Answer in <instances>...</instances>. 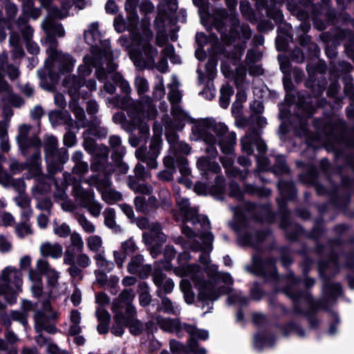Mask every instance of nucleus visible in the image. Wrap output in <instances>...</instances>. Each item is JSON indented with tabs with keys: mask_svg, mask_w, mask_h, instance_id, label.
<instances>
[{
	"mask_svg": "<svg viewBox=\"0 0 354 354\" xmlns=\"http://www.w3.org/2000/svg\"><path fill=\"white\" fill-rule=\"evenodd\" d=\"M190 259L189 253H180L178 257L179 266L174 270V272L178 277H187L192 281L198 290L199 299L203 302H213L221 295L227 294L229 304L238 303L243 305L247 303L248 299L240 292L233 290L232 286L234 281L229 273L219 272L217 266L209 265L206 268L208 280H205L203 272L198 266L186 264Z\"/></svg>",
	"mask_w": 354,
	"mask_h": 354,
	"instance_id": "nucleus-1",
	"label": "nucleus"
},
{
	"mask_svg": "<svg viewBox=\"0 0 354 354\" xmlns=\"http://www.w3.org/2000/svg\"><path fill=\"white\" fill-rule=\"evenodd\" d=\"M176 201L178 211L175 217L183 223L181 231L188 240L185 243L182 237H178L174 241L184 249L202 250L199 260L201 263L207 265L209 263V254L204 250L209 252L212 250L214 240L213 234L207 232L210 228L209 221L207 216L199 215L196 208L191 207L187 198L178 197Z\"/></svg>",
	"mask_w": 354,
	"mask_h": 354,
	"instance_id": "nucleus-2",
	"label": "nucleus"
},
{
	"mask_svg": "<svg viewBox=\"0 0 354 354\" xmlns=\"http://www.w3.org/2000/svg\"><path fill=\"white\" fill-rule=\"evenodd\" d=\"M43 274L46 277L50 286L55 288L58 286L59 272L52 268L47 260L38 259L36 263V270H30L29 272V279L32 282L31 290L36 297H40L43 292Z\"/></svg>",
	"mask_w": 354,
	"mask_h": 354,
	"instance_id": "nucleus-3",
	"label": "nucleus"
},
{
	"mask_svg": "<svg viewBox=\"0 0 354 354\" xmlns=\"http://www.w3.org/2000/svg\"><path fill=\"white\" fill-rule=\"evenodd\" d=\"M91 66L94 67L102 66L97 71V77L102 80L106 76V72L112 73L115 71L117 65L113 62V55L109 49L104 48L100 51L99 55L94 59L91 57H84V64L78 68V73L80 77L89 75L91 72Z\"/></svg>",
	"mask_w": 354,
	"mask_h": 354,
	"instance_id": "nucleus-4",
	"label": "nucleus"
},
{
	"mask_svg": "<svg viewBox=\"0 0 354 354\" xmlns=\"http://www.w3.org/2000/svg\"><path fill=\"white\" fill-rule=\"evenodd\" d=\"M91 178L73 183L72 194L76 203L85 209L93 217L97 218L101 214L102 205L95 199V194L91 189L85 188L83 185H88Z\"/></svg>",
	"mask_w": 354,
	"mask_h": 354,
	"instance_id": "nucleus-5",
	"label": "nucleus"
},
{
	"mask_svg": "<svg viewBox=\"0 0 354 354\" xmlns=\"http://www.w3.org/2000/svg\"><path fill=\"white\" fill-rule=\"evenodd\" d=\"M0 280V295H3L9 303L15 302L16 295L21 290L23 284L21 271L8 266L1 271Z\"/></svg>",
	"mask_w": 354,
	"mask_h": 354,
	"instance_id": "nucleus-6",
	"label": "nucleus"
},
{
	"mask_svg": "<svg viewBox=\"0 0 354 354\" xmlns=\"http://www.w3.org/2000/svg\"><path fill=\"white\" fill-rule=\"evenodd\" d=\"M152 321L156 323L161 329L169 333H175L179 335L182 330H185L192 339L197 338L206 340L209 337V333L206 330H201L194 325L187 324H182L178 319L165 318L161 315H155Z\"/></svg>",
	"mask_w": 354,
	"mask_h": 354,
	"instance_id": "nucleus-7",
	"label": "nucleus"
},
{
	"mask_svg": "<svg viewBox=\"0 0 354 354\" xmlns=\"http://www.w3.org/2000/svg\"><path fill=\"white\" fill-rule=\"evenodd\" d=\"M133 112L131 113L133 122L138 126L141 133L147 134L149 128L147 124V121L153 120L158 111L153 104V101L149 96H144L140 102L133 104Z\"/></svg>",
	"mask_w": 354,
	"mask_h": 354,
	"instance_id": "nucleus-8",
	"label": "nucleus"
},
{
	"mask_svg": "<svg viewBox=\"0 0 354 354\" xmlns=\"http://www.w3.org/2000/svg\"><path fill=\"white\" fill-rule=\"evenodd\" d=\"M153 37V32L151 30L145 28L143 30L142 39L133 37V41H137L142 46V52L139 54L130 53V57L135 64L140 68L151 67L155 64V59L158 55V50L149 43Z\"/></svg>",
	"mask_w": 354,
	"mask_h": 354,
	"instance_id": "nucleus-9",
	"label": "nucleus"
},
{
	"mask_svg": "<svg viewBox=\"0 0 354 354\" xmlns=\"http://www.w3.org/2000/svg\"><path fill=\"white\" fill-rule=\"evenodd\" d=\"M48 57L46 61V66L51 72L67 73L73 67L74 61L68 54L57 50L56 48H48Z\"/></svg>",
	"mask_w": 354,
	"mask_h": 354,
	"instance_id": "nucleus-10",
	"label": "nucleus"
},
{
	"mask_svg": "<svg viewBox=\"0 0 354 354\" xmlns=\"http://www.w3.org/2000/svg\"><path fill=\"white\" fill-rule=\"evenodd\" d=\"M194 190L198 195L210 194L218 200H223L225 183L223 178H214V180L202 178L195 184Z\"/></svg>",
	"mask_w": 354,
	"mask_h": 354,
	"instance_id": "nucleus-11",
	"label": "nucleus"
},
{
	"mask_svg": "<svg viewBox=\"0 0 354 354\" xmlns=\"http://www.w3.org/2000/svg\"><path fill=\"white\" fill-rule=\"evenodd\" d=\"M0 185L4 188L13 190L19 194L14 200L21 209L30 206L29 197L24 194L26 185L23 178H0Z\"/></svg>",
	"mask_w": 354,
	"mask_h": 354,
	"instance_id": "nucleus-12",
	"label": "nucleus"
},
{
	"mask_svg": "<svg viewBox=\"0 0 354 354\" xmlns=\"http://www.w3.org/2000/svg\"><path fill=\"white\" fill-rule=\"evenodd\" d=\"M32 127L28 124H21L19 127V132L16 137L17 142L23 156H26L30 147L39 148L41 142L36 135L30 136Z\"/></svg>",
	"mask_w": 354,
	"mask_h": 354,
	"instance_id": "nucleus-13",
	"label": "nucleus"
},
{
	"mask_svg": "<svg viewBox=\"0 0 354 354\" xmlns=\"http://www.w3.org/2000/svg\"><path fill=\"white\" fill-rule=\"evenodd\" d=\"M213 131L218 138V145L223 153L232 154L236 144V135L234 132H228L227 126L223 123L215 124Z\"/></svg>",
	"mask_w": 354,
	"mask_h": 354,
	"instance_id": "nucleus-14",
	"label": "nucleus"
},
{
	"mask_svg": "<svg viewBox=\"0 0 354 354\" xmlns=\"http://www.w3.org/2000/svg\"><path fill=\"white\" fill-rule=\"evenodd\" d=\"M88 181V185H95L101 193L102 198L108 204H113L122 199V194L111 187L109 178H91Z\"/></svg>",
	"mask_w": 354,
	"mask_h": 354,
	"instance_id": "nucleus-15",
	"label": "nucleus"
},
{
	"mask_svg": "<svg viewBox=\"0 0 354 354\" xmlns=\"http://www.w3.org/2000/svg\"><path fill=\"white\" fill-rule=\"evenodd\" d=\"M44 158L57 157L62 162L68 159V151L65 148H58V140L53 135H46L44 138Z\"/></svg>",
	"mask_w": 354,
	"mask_h": 354,
	"instance_id": "nucleus-16",
	"label": "nucleus"
},
{
	"mask_svg": "<svg viewBox=\"0 0 354 354\" xmlns=\"http://www.w3.org/2000/svg\"><path fill=\"white\" fill-rule=\"evenodd\" d=\"M58 316L57 313H53L51 314H46L44 312L37 311L35 315V328L38 333L42 331H46L48 333H55L57 328L53 323L55 319Z\"/></svg>",
	"mask_w": 354,
	"mask_h": 354,
	"instance_id": "nucleus-17",
	"label": "nucleus"
},
{
	"mask_svg": "<svg viewBox=\"0 0 354 354\" xmlns=\"http://www.w3.org/2000/svg\"><path fill=\"white\" fill-rule=\"evenodd\" d=\"M135 297V294L131 289L124 290L119 295L118 298L113 304V310L122 313L124 308L129 316H133L136 314V309L131 305Z\"/></svg>",
	"mask_w": 354,
	"mask_h": 354,
	"instance_id": "nucleus-18",
	"label": "nucleus"
},
{
	"mask_svg": "<svg viewBox=\"0 0 354 354\" xmlns=\"http://www.w3.org/2000/svg\"><path fill=\"white\" fill-rule=\"evenodd\" d=\"M153 281L157 287L156 295L159 298L167 297L174 288L172 279L167 278L166 275L160 270L156 269L152 274Z\"/></svg>",
	"mask_w": 354,
	"mask_h": 354,
	"instance_id": "nucleus-19",
	"label": "nucleus"
},
{
	"mask_svg": "<svg viewBox=\"0 0 354 354\" xmlns=\"http://www.w3.org/2000/svg\"><path fill=\"white\" fill-rule=\"evenodd\" d=\"M241 142L243 151L249 155L252 154L253 151V145H256L261 153H265L266 151V144L259 138L258 133L254 129L249 130L245 136L241 138Z\"/></svg>",
	"mask_w": 354,
	"mask_h": 354,
	"instance_id": "nucleus-20",
	"label": "nucleus"
},
{
	"mask_svg": "<svg viewBox=\"0 0 354 354\" xmlns=\"http://www.w3.org/2000/svg\"><path fill=\"white\" fill-rule=\"evenodd\" d=\"M109 156V149L106 147H102L98 149L95 154L91 169L93 171H103V174L111 175L110 171L112 170V165H106Z\"/></svg>",
	"mask_w": 354,
	"mask_h": 354,
	"instance_id": "nucleus-21",
	"label": "nucleus"
},
{
	"mask_svg": "<svg viewBox=\"0 0 354 354\" xmlns=\"http://www.w3.org/2000/svg\"><path fill=\"white\" fill-rule=\"evenodd\" d=\"M42 28L46 34V41L49 48H57V41L54 37H63L65 31L61 24H57L50 19L45 20L42 24Z\"/></svg>",
	"mask_w": 354,
	"mask_h": 354,
	"instance_id": "nucleus-22",
	"label": "nucleus"
},
{
	"mask_svg": "<svg viewBox=\"0 0 354 354\" xmlns=\"http://www.w3.org/2000/svg\"><path fill=\"white\" fill-rule=\"evenodd\" d=\"M127 270L130 274H138L141 278H147L151 271L149 264H144V257L141 254L132 257L128 263Z\"/></svg>",
	"mask_w": 354,
	"mask_h": 354,
	"instance_id": "nucleus-23",
	"label": "nucleus"
},
{
	"mask_svg": "<svg viewBox=\"0 0 354 354\" xmlns=\"http://www.w3.org/2000/svg\"><path fill=\"white\" fill-rule=\"evenodd\" d=\"M231 24L230 36L232 38L242 39L245 41L251 37L252 32L248 25H240L238 19L235 17L231 18Z\"/></svg>",
	"mask_w": 354,
	"mask_h": 354,
	"instance_id": "nucleus-24",
	"label": "nucleus"
},
{
	"mask_svg": "<svg viewBox=\"0 0 354 354\" xmlns=\"http://www.w3.org/2000/svg\"><path fill=\"white\" fill-rule=\"evenodd\" d=\"M149 229V232L143 234V239L146 243L151 244L153 242L164 243L166 241V236L162 232L161 226L159 223H151Z\"/></svg>",
	"mask_w": 354,
	"mask_h": 354,
	"instance_id": "nucleus-25",
	"label": "nucleus"
},
{
	"mask_svg": "<svg viewBox=\"0 0 354 354\" xmlns=\"http://www.w3.org/2000/svg\"><path fill=\"white\" fill-rule=\"evenodd\" d=\"M40 252L44 257H51L57 259L62 256L63 248L58 243L45 242L40 246Z\"/></svg>",
	"mask_w": 354,
	"mask_h": 354,
	"instance_id": "nucleus-26",
	"label": "nucleus"
},
{
	"mask_svg": "<svg viewBox=\"0 0 354 354\" xmlns=\"http://www.w3.org/2000/svg\"><path fill=\"white\" fill-rule=\"evenodd\" d=\"M26 169L29 173L35 177H38L42 174L41 169V158L39 150L31 155L28 159L26 162Z\"/></svg>",
	"mask_w": 354,
	"mask_h": 354,
	"instance_id": "nucleus-27",
	"label": "nucleus"
},
{
	"mask_svg": "<svg viewBox=\"0 0 354 354\" xmlns=\"http://www.w3.org/2000/svg\"><path fill=\"white\" fill-rule=\"evenodd\" d=\"M74 166L72 172L74 175L84 176L88 170V165L83 161V153L80 151H75L71 157Z\"/></svg>",
	"mask_w": 354,
	"mask_h": 354,
	"instance_id": "nucleus-28",
	"label": "nucleus"
},
{
	"mask_svg": "<svg viewBox=\"0 0 354 354\" xmlns=\"http://www.w3.org/2000/svg\"><path fill=\"white\" fill-rule=\"evenodd\" d=\"M128 186L135 193L148 195L152 192V187L145 180V178H129Z\"/></svg>",
	"mask_w": 354,
	"mask_h": 354,
	"instance_id": "nucleus-29",
	"label": "nucleus"
},
{
	"mask_svg": "<svg viewBox=\"0 0 354 354\" xmlns=\"http://www.w3.org/2000/svg\"><path fill=\"white\" fill-rule=\"evenodd\" d=\"M8 120L0 121V149L3 153L9 152L11 149L8 132Z\"/></svg>",
	"mask_w": 354,
	"mask_h": 354,
	"instance_id": "nucleus-30",
	"label": "nucleus"
},
{
	"mask_svg": "<svg viewBox=\"0 0 354 354\" xmlns=\"http://www.w3.org/2000/svg\"><path fill=\"white\" fill-rule=\"evenodd\" d=\"M52 180L55 183V192H54V197L57 203L62 201L66 197H68L66 189L68 186V180H72V178H48Z\"/></svg>",
	"mask_w": 354,
	"mask_h": 354,
	"instance_id": "nucleus-31",
	"label": "nucleus"
},
{
	"mask_svg": "<svg viewBox=\"0 0 354 354\" xmlns=\"http://www.w3.org/2000/svg\"><path fill=\"white\" fill-rule=\"evenodd\" d=\"M84 84V78L76 76L67 77L64 81V84L68 88V92L71 96H75Z\"/></svg>",
	"mask_w": 354,
	"mask_h": 354,
	"instance_id": "nucleus-32",
	"label": "nucleus"
},
{
	"mask_svg": "<svg viewBox=\"0 0 354 354\" xmlns=\"http://www.w3.org/2000/svg\"><path fill=\"white\" fill-rule=\"evenodd\" d=\"M104 218V225L112 230L115 233H120L122 232L121 227L117 225L115 222V212L112 208H107L103 212Z\"/></svg>",
	"mask_w": 354,
	"mask_h": 354,
	"instance_id": "nucleus-33",
	"label": "nucleus"
},
{
	"mask_svg": "<svg viewBox=\"0 0 354 354\" xmlns=\"http://www.w3.org/2000/svg\"><path fill=\"white\" fill-rule=\"evenodd\" d=\"M81 319V313L77 310H72L70 314L71 325L68 329L70 335H75L81 333L82 328L80 326Z\"/></svg>",
	"mask_w": 354,
	"mask_h": 354,
	"instance_id": "nucleus-34",
	"label": "nucleus"
},
{
	"mask_svg": "<svg viewBox=\"0 0 354 354\" xmlns=\"http://www.w3.org/2000/svg\"><path fill=\"white\" fill-rule=\"evenodd\" d=\"M114 313L115 323L111 328V333L116 336H122L124 333V326L127 325V318L121 312L116 311Z\"/></svg>",
	"mask_w": 354,
	"mask_h": 354,
	"instance_id": "nucleus-35",
	"label": "nucleus"
},
{
	"mask_svg": "<svg viewBox=\"0 0 354 354\" xmlns=\"http://www.w3.org/2000/svg\"><path fill=\"white\" fill-rule=\"evenodd\" d=\"M160 299H161L160 308L164 313L174 315H178L180 313L181 308L176 302H173L167 297H161Z\"/></svg>",
	"mask_w": 354,
	"mask_h": 354,
	"instance_id": "nucleus-36",
	"label": "nucleus"
},
{
	"mask_svg": "<svg viewBox=\"0 0 354 354\" xmlns=\"http://www.w3.org/2000/svg\"><path fill=\"white\" fill-rule=\"evenodd\" d=\"M87 248L93 252L101 253L104 252L103 240L99 235H91L86 239Z\"/></svg>",
	"mask_w": 354,
	"mask_h": 354,
	"instance_id": "nucleus-37",
	"label": "nucleus"
},
{
	"mask_svg": "<svg viewBox=\"0 0 354 354\" xmlns=\"http://www.w3.org/2000/svg\"><path fill=\"white\" fill-rule=\"evenodd\" d=\"M197 167L200 170L203 171L204 174H208V171L216 174L221 169L217 163L210 162L209 159L204 157L198 159L197 162Z\"/></svg>",
	"mask_w": 354,
	"mask_h": 354,
	"instance_id": "nucleus-38",
	"label": "nucleus"
},
{
	"mask_svg": "<svg viewBox=\"0 0 354 354\" xmlns=\"http://www.w3.org/2000/svg\"><path fill=\"white\" fill-rule=\"evenodd\" d=\"M274 342L272 337H268L263 333H259L254 336V346L257 349L261 351L264 348L272 346Z\"/></svg>",
	"mask_w": 354,
	"mask_h": 354,
	"instance_id": "nucleus-39",
	"label": "nucleus"
},
{
	"mask_svg": "<svg viewBox=\"0 0 354 354\" xmlns=\"http://www.w3.org/2000/svg\"><path fill=\"white\" fill-rule=\"evenodd\" d=\"M47 163V170L50 175H55L60 172L63 169V165L65 162L60 161L57 157H50L45 158Z\"/></svg>",
	"mask_w": 354,
	"mask_h": 354,
	"instance_id": "nucleus-40",
	"label": "nucleus"
},
{
	"mask_svg": "<svg viewBox=\"0 0 354 354\" xmlns=\"http://www.w3.org/2000/svg\"><path fill=\"white\" fill-rule=\"evenodd\" d=\"M69 108L71 111L74 113L79 125L82 127H85L86 126V122L85 120L86 115L84 109L78 105L75 100L70 102Z\"/></svg>",
	"mask_w": 354,
	"mask_h": 354,
	"instance_id": "nucleus-41",
	"label": "nucleus"
},
{
	"mask_svg": "<svg viewBox=\"0 0 354 354\" xmlns=\"http://www.w3.org/2000/svg\"><path fill=\"white\" fill-rule=\"evenodd\" d=\"M232 153H234V151ZM225 154V156L221 158V161L223 164V166L226 169L227 174L233 177L238 176L239 174V170L232 167L233 158L230 156L233 155V153Z\"/></svg>",
	"mask_w": 354,
	"mask_h": 354,
	"instance_id": "nucleus-42",
	"label": "nucleus"
},
{
	"mask_svg": "<svg viewBox=\"0 0 354 354\" xmlns=\"http://www.w3.org/2000/svg\"><path fill=\"white\" fill-rule=\"evenodd\" d=\"M97 266L104 272H111L114 268L113 262L107 260L104 257V252L98 253L95 256Z\"/></svg>",
	"mask_w": 354,
	"mask_h": 354,
	"instance_id": "nucleus-43",
	"label": "nucleus"
},
{
	"mask_svg": "<svg viewBox=\"0 0 354 354\" xmlns=\"http://www.w3.org/2000/svg\"><path fill=\"white\" fill-rule=\"evenodd\" d=\"M79 225L82 227L83 231L88 234H93L95 232V225L89 221L85 215L78 214L75 216Z\"/></svg>",
	"mask_w": 354,
	"mask_h": 354,
	"instance_id": "nucleus-44",
	"label": "nucleus"
},
{
	"mask_svg": "<svg viewBox=\"0 0 354 354\" xmlns=\"http://www.w3.org/2000/svg\"><path fill=\"white\" fill-rule=\"evenodd\" d=\"M45 178H37L36 185L32 187L33 196H41L50 190V183L44 180Z\"/></svg>",
	"mask_w": 354,
	"mask_h": 354,
	"instance_id": "nucleus-45",
	"label": "nucleus"
},
{
	"mask_svg": "<svg viewBox=\"0 0 354 354\" xmlns=\"http://www.w3.org/2000/svg\"><path fill=\"white\" fill-rule=\"evenodd\" d=\"M175 256L176 251L174 248L171 245L166 246L164 250L165 261H162V266H160V267H162L166 270H171L172 269V266L170 263V261L173 259Z\"/></svg>",
	"mask_w": 354,
	"mask_h": 354,
	"instance_id": "nucleus-46",
	"label": "nucleus"
},
{
	"mask_svg": "<svg viewBox=\"0 0 354 354\" xmlns=\"http://www.w3.org/2000/svg\"><path fill=\"white\" fill-rule=\"evenodd\" d=\"M53 232L59 237L64 239L67 238L72 234L71 227L68 224L66 223H59L55 221L53 223Z\"/></svg>",
	"mask_w": 354,
	"mask_h": 354,
	"instance_id": "nucleus-47",
	"label": "nucleus"
},
{
	"mask_svg": "<svg viewBox=\"0 0 354 354\" xmlns=\"http://www.w3.org/2000/svg\"><path fill=\"white\" fill-rule=\"evenodd\" d=\"M298 283V280L294 279L292 286H288L285 289V293L295 302L299 301L304 295V292L297 290Z\"/></svg>",
	"mask_w": 354,
	"mask_h": 354,
	"instance_id": "nucleus-48",
	"label": "nucleus"
},
{
	"mask_svg": "<svg viewBox=\"0 0 354 354\" xmlns=\"http://www.w3.org/2000/svg\"><path fill=\"white\" fill-rule=\"evenodd\" d=\"M26 169V165L12 158L9 159L8 171L11 175H19Z\"/></svg>",
	"mask_w": 354,
	"mask_h": 354,
	"instance_id": "nucleus-49",
	"label": "nucleus"
},
{
	"mask_svg": "<svg viewBox=\"0 0 354 354\" xmlns=\"http://www.w3.org/2000/svg\"><path fill=\"white\" fill-rule=\"evenodd\" d=\"M71 248L72 250L81 252L84 249V241L82 236L77 232H73L70 236Z\"/></svg>",
	"mask_w": 354,
	"mask_h": 354,
	"instance_id": "nucleus-50",
	"label": "nucleus"
},
{
	"mask_svg": "<svg viewBox=\"0 0 354 354\" xmlns=\"http://www.w3.org/2000/svg\"><path fill=\"white\" fill-rule=\"evenodd\" d=\"M233 94L232 88L227 84L224 85L221 88V97H220V104L221 106L225 109L229 104L230 102V97Z\"/></svg>",
	"mask_w": 354,
	"mask_h": 354,
	"instance_id": "nucleus-51",
	"label": "nucleus"
},
{
	"mask_svg": "<svg viewBox=\"0 0 354 354\" xmlns=\"http://www.w3.org/2000/svg\"><path fill=\"white\" fill-rule=\"evenodd\" d=\"M324 292L326 295L333 298H336L342 294V287L337 283H326L324 286Z\"/></svg>",
	"mask_w": 354,
	"mask_h": 354,
	"instance_id": "nucleus-52",
	"label": "nucleus"
},
{
	"mask_svg": "<svg viewBox=\"0 0 354 354\" xmlns=\"http://www.w3.org/2000/svg\"><path fill=\"white\" fill-rule=\"evenodd\" d=\"M133 317V316H131ZM129 331L132 335H138L142 333L144 329L143 324L138 319L131 318L127 319V325Z\"/></svg>",
	"mask_w": 354,
	"mask_h": 354,
	"instance_id": "nucleus-53",
	"label": "nucleus"
},
{
	"mask_svg": "<svg viewBox=\"0 0 354 354\" xmlns=\"http://www.w3.org/2000/svg\"><path fill=\"white\" fill-rule=\"evenodd\" d=\"M203 140L205 143L208 144L209 146L206 148V152L211 157H216L217 155V150L214 146L216 142V139L214 136L212 134H205L203 137Z\"/></svg>",
	"mask_w": 354,
	"mask_h": 354,
	"instance_id": "nucleus-54",
	"label": "nucleus"
},
{
	"mask_svg": "<svg viewBox=\"0 0 354 354\" xmlns=\"http://www.w3.org/2000/svg\"><path fill=\"white\" fill-rule=\"evenodd\" d=\"M138 288L143 291L139 295L140 304L142 306H146L151 302V295L148 291V286L146 283H141L138 285Z\"/></svg>",
	"mask_w": 354,
	"mask_h": 354,
	"instance_id": "nucleus-55",
	"label": "nucleus"
},
{
	"mask_svg": "<svg viewBox=\"0 0 354 354\" xmlns=\"http://www.w3.org/2000/svg\"><path fill=\"white\" fill-rule=\"evenodd\" d=\"M138 249V248L133 238H129L121 243L120 250L127 255L135 253Z\"/></svg>",
	"mask_w": 354,
	"mask_h": 354,
	"instance_id": "nucleus-56",
	"label": "nucleus"
},
{
	"mask_svg": "<svg viewBox=\"0 0 354 354\" xmlns=\"http://www.w3.org/2000/svg\"><path fill=\"white\" fill-rule=\"evenodd\" d=\"M169 348L172 354H187L189 349L188 346L175 339L169 341Z\"/></svg>",
	"mask_w": 354,
	"mask_h": 354,
	"instance_id": "nucleus-57",
	"label": "nucleus"
},
{
	"mask_svg": "<svg viewBox=\"0 0 354 354\" xmlns=\"http://www.w3.org/2000/svg\"><path fill=\"white\" fill-rule=\"evenodd\" d=\"M236 98L232 104V111L234 114L240 115L243 109V102L246 100V94L244 92H239L236 94Z\"/></svg>",
	"mask_w": 354,
	"mask_h": 354,
	"instance_id": "nucleus-58",
	"label": "nucleus"
},
{
	"mask_svg": "<svg viewBox=\"0 0 354 354\" xmlns=\"http://www.w3.org/2000/svg\"><path fill=\"white\" fill-rule=\"evenodd\" d=\"M109 142L112 149L118 153L120 156H123L125 153V149L122 146V141L119 136H111L109 138Z\"/></svg>",
	"mask_w": 354,
	"mask_h": 354,
	"instance_id": "nucleus-59",
	"label": "nucleus"
},
{
	"mask_svg": "<svg viewBox=\"0 0 354 354\" xmlns=\"http://www.w3.org/2000/svg\"><path fill=\"white\" fill-rule=\"evenodd\" d=\"M111 78L117 84H119L123 93L129 94L131 92L129 82L123 79L121 74L115 73L113 74Z\"/></svg>",
	"mask_w": 354,
	"mask_h": 354,
	"instance_id": "nucleus-60",
	"label": "nucleus"
},
{
	"mask_svg": "<svg viewBox=\"0 0 354 354\" xmlns=\"http://www.w3.org/2000/svg\"><path fill=\"white\" fill-rule=\"evenodd\" d=\"M34 197L37 199V207L41 210H45L48 212V214H50V209L53 207V203L49 198H42L41 196H34Z\"/></svg>",
	"mask_w": 354,
	"mask_h": 354,
	"instance_id": "nucleus-61",
	"label": "nucleus"
},
{
	"mask_svg": "<svg viewBox=\"0 0 354 354\" xmlns=\"http://www.w3.org/2000/svg\"><path fill=\"white\" fill-rule=\"evenodd\" d=\"M135 86L139 95H142L149 90L148 82L142 77H137L135 79Z\"/></svg>",
	"mask_w": 354,
	"mask_h": 354,
	"instance_id": "nucleus-62",
	"label": "nucleus"
},
{
	"mask_svg": "<svg viewBox=\"0 0 354 354\" xmlns=\"http://www.w3.org/2000/svg\"><path fill=\"white\" fill-rule=\"evenodd\" d=\"M16 233L20 238H23L28 234H32L30 225L28 222H21L18 224L15 228Z\"/></svg>",
	"mask_w": 354,
	"mask_h": 354,
	"instance_id": "nucleus-63",
	"label": "nucleus"
},
{
	"mask_svg": "<svg viewBox=\"0 0 354 354\" xmlns=\"http://www.w3.org/2000/svg\"><path fill=\"white\" fill-rule=\"evenodd\" d=\"M3 98L15 107H20L24 103L23 99L14 93L12 90Z\"/></svg>",
	"mask_w": 354,
	"mask_h": 354,
	"instance_id": "nucleus-64",
	"label": "nucleus"
}]
</instances>
